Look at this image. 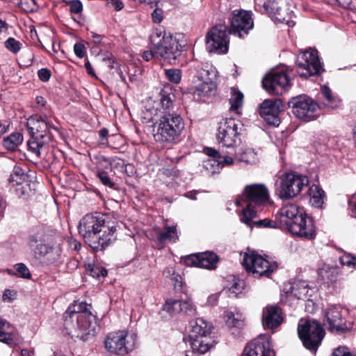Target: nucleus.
I'll list each match as a JSON object with an SVG mask.
<instances>
[{"mask_svg":"<svg viewBox=\"0 0 356 356\" xmlns=\"http://www.w3.org/2000/svg\"><path fill=\"white\" fill-rule=\"evenodd\" d=\"M102 213H89L79 224V232L94 250L108 247L116 240V227L106 221Z\"/></svg>","mask_w":356,"mask_h":356,"instance_id":"f257e3e1","label":"nucleus"},{"mask_svg":"<svg viewBox=\"0 0 356 356\" xmlns=\"http://www.w3.org/2000/svg\"><path fill=\"white\" fill-rule=\"evenodd\" d=\"M90 309L91 305L85 302H74L68 307L64 314V325L72 337L86 341L97 334V321Z\"/></svg>","mask_w":356,"mask_h":356,"instance_id":"f03ea898","label":"nucleus"},{"mask_svg":"<svg viewBox=\"0 0 356 356\" xmlns=\"http://www.w3.org/2000/svg\"><path fill=\"white\" fill-rule=\"evenodd\" d=\"M279 224L280 228L294 236L305 240H312L316 236L314 220L307 216L304 208L297 204H286L280 209Z\"/></svg>","mask_w":356,"mask_h":356,"instance_id":"7ed1b4c3","label":"nucleus"},{"mask_svg":"<svg viewBox=\"0 0 356 356\" xmlns=\"http://www.w3.org/2000/svg\"><path fill=\"white\" fill-rule=\"evenodd\" d=\"M270 203L268 188L264 184H252L244 187L241 194L235 200V204L242 208L239 212L240 220L250 225L251 220L256 216L252 204L265 206Z\"/></svg>","mask_w":356,"mask_h":356,"instance_id":"20e7f679","label":"nucleus"},{"mask_svg":"<svg viewBox=\"0 0 356 356\" xmlns=\"http://www.w3.org/2000/svg\"><path fill=\"white\" fill-rule=\"evenodd\" d=\"M153 136L158 142H173L179 138L184 128V122L180 115L166 113L154 122Z\"/></svg>","mask_w":356,"mask_h":356,"instance_id":"39448f33","label":"nucleus"},{"mask_svg":"<svg viewBox=\"0 0 356 356\" xmlns=\"http://www.w3.org/2000/svg\"><path fill=\"white\" fill-rule=\"evenodd\" d=\"M28 245L38 257H47L50 262L59 259L61 248L54 238L40 228L34 231L29 237Z\"/></svg>","mask_w":356,"mask_h":356,"instance_id":"423d86ee","label":"nucleus"},{"mask_svg":"<svg viewBox=\"0 0 356 356\" xmlns=\"http://www.w3.org/2000/svg\"><path fill=\"white\" fill-rule=\"evenodd\" d=\"M137 334L127 330L109 333L104 339V347L111 354L124 356L136 348Z\"/></svg>","mask_w":356,"mask_h":356,"instance_id":"0eeeda50","label":"nucleus"},{"mask_svg":"<svg viewBox=\"0 0 356 356\" xmlns=\"http://www.w3.org/2000/svg\"><path fill=\"white\" fill-rule=\"evenodd\" d=\"M298 334L304 346L312 353H316L324 338L325 331L316 320L301 319Z\"/></svg>","mask_w":356,"mask_h":356,"instance_id":"6e6552de","label":"nucleus"},{"mask_svg":"<svg viewBox=\"0 0 356 356\" xmlns=\"http://www.w3.org/2000/svg\"><path fill=\"white\" fill-rule=\"evenodd\" d=\"M308 184L307 176L295 172L285 173L280 177L277 194L281 199H291L297 196Z\"/></svg>","mask_w":356,"mask_h":356,"instance_id":"1a4fd4ad","label":"nucleus"},{"mask_svg":"<svg viewBox=\"0 0 356 356\" xmlns=\"http://www.w3.org/2000/svg\"><path fill=\"white\" fill-rule=\"evenodd\" d=\"M242 264L254 277H269L277 268L275 263L270 262L255 252L245 253Z\"/></svg>","mask_w":356,"mask_h":356,"instance_id":"9d476101","label":"nucleus"},{"mask_svg":"<svg viewBox=\"0 0 356 356\" xmlns=\"http://www.w3.org/2000/svg\"><path fill=\"white\" fill-rule=\"evenodd\" d=\"M296 65L297 72L302 77L319 74L323 70L318 52L313 49L300 52L297 58Z\"/></svg>","mask_w":356,"mask_h":356,"instance_id":"9b49d317","label":"nucleus"},{"mask_svg":"<svg viewBox=\"0 0 356 356\" xmlns=\"http://www.w3.org/2000/svg\"><path fill=\"white\" fill-rule=\"evenodd\" d=\"M229 31L225 24L213 26L207 33L206 48L209 52L225 54L228 51Z\"/></svg>","mask_w":356,"mask_h":356,"instance_id":"f8f14e48","label":"nucleus"},{"mask_svg":"<svg viewBox=\"0 0 356 356\" xmlns=\"http://www.w3.org/2000/svg\"><path fill=\"white\" fill-rule=\"evenodd\" d=\"M289 104H291L293 113L304 121L314 120L320 115V106L307 96L296 97Z\"/></svg>","mask_w":356,"mask_h":356,"instance_id":"ddd939ff","label":"nucleus"},{"mask_svg":"<svg viewBox=\"0 0 356 356\" xmlns=\"http://www.w3.org/2000/svg\"><path fill=\"white\" fill-rule=\"evenodd\" d=\"M346 313V310L339 305L328 306L324 311V326L332 333L348 330L349 326L345 319Z\"/></svg>","mask_w":356,"mask_h":356,"instance_id":"4468645a","label":"nucleus"},{"mask_svg":"<svg viewBox=\"0 0 356 356\" xmlns=\"http://www.w3.org/2000/svg\"><path fill=\"white\" fill-rule=\"evenodd\" d=\"M239 122L234 118H225L219 123L217 141L223 147L233 150L239 136Z\"/></svg>","mask_w":356,"mask_h":356,"instance_id":"2eb2a0df","label":"nucleus"},{"mask_svg":"<svg viewBox=\"0 0 356 356\" xmlns=\"http://www.w3.org/2000/svg\"><path fill=\"white\" fill-rule=\"evenodd\" d=\"M181 51L182 45L178 39L170 34H164L162 39L156 44V54L172 64H175Z\"/></svg>","mask_w":356,"mask_h":356,"instance_id":"dca6fc26","label":"nucleus"},{"mask_svg":"<svg viewBox=\"0 0 356 356\" xmlns=\"http://www.w3.org/2000/svg\"><path fill=\"white\" fill-rule=\"evenodd\" d=\"M254 26L252 13L244 10H234L230 18V30L229 33L243 38Z\"/></svg>","mask_w":356,"mask_h":356,"instance_id":"f3484780","label":"nucleus"},{"mask_svg":"<svg viewBox=\"0 0 356 356\" xmlns=\"http://www.w3.org/2000/svg\"><path fill=\"white\" fill-rule=\"evenodd\" d=\"M262 83L268 93L281 95L289 88L290 80L284 70H273L264 78Z\"/></svg>","mask_w":356,"mask_h":356,"instance_id":"a211bd4d","label":"nucleus"},{"mask_svg":"<svg viewBox=\"0 0 356 356\" xmlns=\"http://www.w3.org/2000/svg\"><path fill=\"white\" fill-rule=\"evenodd\" d=\"M283 111V104L280 99H265L259 107V114L268 124L278 126L280 120L279 115Z\"/></svg>","mask_w":356,"mask_h":356,"instance_id":"6ab92c4d","label":"nucleus"},{"mask_svg":"<svg viewBox=\"0 0 356 356\" xmlns=\"http://www.w3.org/2000/svg\"><path fill=\"white\" fill-rule=\"evenodd\" d=\"M242 356H275L269 337L261 334L253 339L245 346Z\"/></svg>","mask_w":356,"mask_h":356,"instance_id":"aec40b11","label":"nucleus"},{"mask_svg":"<svg viewBox=\"0 0 356 356\" xmlns=\"http://www.w3.org/2000/svg\"><path fill=\"white\" fill-rule=\"evenodd\" d=\"M27 127L31 135L40 137V138L51 139V131H58V129L47 118L41 116H32L28 120Z\"/></svg>","mask_w":356,"mask_h":356,"instance_id":"412c9836","label":"nucleus"},{"mask_svg":"<svg viewBox=\"0 0 356 356\" xmlns=\"http://www.w3.org/2000/svg\"><path fill=\"white\" fill-rule=\"evenodd\" d=\"M163 310L170 316H175L184 312L188 316L196 314V307L191 299L179 300L173 298L168 299L163 306Z\"/></svg>","mask_w":356,"mask_h":356,"instance_id":"4be33fe9","label":"nucleus"},{"mask_svg":"<svg viewBox=\"0 0 356 356\" xmlns=\"http://www.w3.org/2000/svg\"><path fill=\"white\" fill-rule=\"evenodd\" d=\"M218 257L213 252H202L189 255L184 259L185 264L188 266H195L206 269L216 268Z\"/></svg>","mask_w":356,"mask_h":356,"instance_id":"5701e85b","label":"nucleus"},{"mask_svg":"<svg viewBox=\"0 0 356 356\" xmlns=\"http://www.w3.org/2000/svg\"><path fill=\"white\" fill-rule=\"evenodd\" d=\"M283 322L282 310L275 305H268L263 310L262 323L265 329L274 330Z\"/></svg>","mask_w":356,"mask_h":356,"instance_id":"b1692460","label":"nucleus"},{"mask_svg":"<svg viewBox=\"0 0 356 356\" xmlns=\"http://www.w3.org/2000/svg\"><path fill=\"white\" fill-rule=\"evenodd\" d=\"M175 99V95L171 88L165 87L161 90L158 100L153 101L155 107H159L158 112L160 116L166 113H174L172 111L174 108Z\"/></svg>","mask_w":356,"mask_h":356,"instance_id":"393cba45","label":"nucleus"},{"mask_svg":"<svg viewBox=\"0 0 356 356\" xmlns=\"http://www.w3.org/2000/svg\"><path fill=\"white\" fill-rule=\"evenodd\" d=\"M264 6L266 10H275L274 17L276 21L284 23L289 27H293L295 25V22L293 20V13L289 11L286 5H284L283 7H278L277 3L273 2L268 4L264 3Z\"/></svg>","mask_w":356,"mask_h":356,"instance_id":"a878e982","label":"nucleus"},{"mask_svg":"<svg viewBox=\"0 0 356 356\" xmlns=\"http://www.w3.org/2000/svg\"><path fill=\"white\" fill-rule=\"evenodd\" d=\"M204 152L209 156L208 159L203 162V168L207 174L213 175L218 173L220 170L222 169V164L220 161L221 154L211 147L204 148Z\"/></svg>","mask_w":356,"mask_h":356,"instance_id":"bb28decb","label":"nucleus"},{"mask_svg":"<svg viewBox=\"0 0 356 356\" xmlns=\"http://www.w3.org/2000/svg\"><path fill=\"white\" fill-rule=\"evenodd\" d=\"M203 74H207V72H203L200 76H197L193 82L191 90L195 95L199 97L208 95L214 88V83L209 78H203Z\"/></svg>","mask_w":356,"mask_h":356,"instance_id":"cd10ccee","label":"nucleus"},{"mask_svg":"<svg viewBox=\"0 0 356 356\" xmlns=\"http://www.w3.org/2000/svg\"><path fill=\"white\" fill-rule=\"evenodd\" d=\"M211 326L203 318H199L190 322L189 339L209 337L211 333Z\"/></svg>","mask_w":356,"mask_h":356,"instance_id":"c85d7f7f","label":"nucleus"},{"mask_svg":"<svg viewBox=\"0 0 356 356\" xmlns=\"http://www.w3.org/2000/svg\"><path fill=\"white\" fill-rule=\"evenodd\" d=\"M50 141L49 138H40V137L38 138V136L31 135V138L27 141L28 151L36 158H40L41 150Z\"/></svg>","mask_w":356,"mask_h":356,"instance_id":"c756f323","label":"nucleus"},{"mask_svg":"<svg viewBox=\"0 0 356 356\" xmlns=\"http://www.w3.org/2000/svg\"><path fill=\"white\" fill-rule=\"evenodd\" d=\"M157 239L160 243L167 242L175 243L178 239V234L176 225L170 226L168 224L164 225L163 229L156 232Z\"/></svg>","mask_w":356,"mask_h":356,"instance_id":"7c9ffc66","label":"nucleus"},{"mask_svg":"<svg viewBox=\"0 0 356 356\" xmlns=\"http://www.w3.org/2000/svg\"><path fill=\"white\" fill-rule=\"evenodd\" d=\"M310 204L316 208H322L325 195L324 191L318 185L313 184L308 190Z\"/></svg>","mask_w":356,"mask_h":356,"instance_id":"2f4dec72","label":"nucleus"},{"mask_svg":"<svg viewBox=\"0 0 356 356\" xmlns=\"http://www.w3.org/2000/svg\"><path fill=\"white\" fill-rule=\"evenodd\" d=\"M15 339V328L6 321L0 318V341L11 345Z\"/></svg>","mask_w":356,"mask_h":356,"instance_id":"473e14b6","label":"nucleus"},{"mask_svg":"<svg viewBox=\"0 0 356 356\" xmlns=\"http://www.w3.org/2000/svg\"><path fill=\"white\" fill-rule=\"evenodd\" d=\"M159 107H155L152 100H149L145 109L142 111L141 118L143 123L150 122H156L160 118V114L158 112Z\"/></svg>","mask_w":356,"mask_h":356,"instance_id":"72a5a7b5","label":"nucleus"},{"mask_svg":"<svg viewBox=\"0 0 356 356\" xmlns=\"http://www.w3.org/2000/svg\"><path fill=\"white\" fill-rule=\"evenodd\" d=\"M321 96L325 107L334 109L339 106L340 100L332 95L331 90L327 86L321 87Z\"/></svg>","mask_w":356,"mask_h":356,"instance_id":"f704fd0d","label":"nucleus"},{"mask_svg":"<svg viewBox=\"0 0 356 356\" xmlns=\"http://www.w3.org/2000/svg\"><path fill=\"white\" fill-rule=\"evenodd\" d=\"M24 138L22 134L15 132L3 138L2 145L7 150L15 151L23 142Z\"/></svg>","mask_w":356,"mask_h":356,"instance_id":"c9c22d12","label":"nucleus"},{"mask_svg":"<svg viewBox=\"0 0 356 356\" xmlns=\"http://www.w3.org/2000/svg\"><path fill=\"white\" fill-rule=\"evenodd\" d=\"M211 339L208 337H197L190 339V343L193 351L200 354L207 353L210 348Z\"/></svg>","mask_w":356,"mask_h":356,"instance_id":"e433bc0d","label":"nucleus"},{"mask_svg":"<svg viewBox=\"0 0 356 356\" xmlns=\"http://www.w3.org/2000/svg\"><path fill=\"white\" fill-rule=\"evenodd\" d=\"M309 289L307 284L305 282H300L296 286L290 287V291H287L289 296H293L298 299L307 298L309 295Z\"/></svg>","mask_w":356,"mask_h":356,"instance_id":"4c0bfd02","label":"nucleus"},{"mask_svg":"<svg viewBox=\"0 0 356 356\" xmlns=\"http://www.w3.org/2000/svg\"><path fill=\"white\" fill-rule=\"evenodd\" d=\"M243 102V95L235 88H231V97L229 99L230 110L239 113V108L241 107Z\"/></svg>","mask_w":356,"mask_h":356,"instance_id":"58836bf2","label":"nucleus"},{"mask_svg":"<svg viewBox=\"0 0 356 356\" xmlns=\"http://www.w3.org/2000/svg\"><path fill=\"white\" fill-rule=\"evenodd\" d=\"M225 321L226 325L231 327H241L243 325L242 316L239 313L234 314L231 311L225 312Z\"/></svg>","mask_w":356,"mask_h":356,"instance_id":"ea45409f","label":"nucleus"},{"mask_svg":"<svg viewBox=\"0 0 356 356\" xmlns=\"http://www.w3.org/2000/svg\"><path fill=\"white\" fill-rule=\"evenodd\" d=\"M239 160L247 163H254L257 161V153L252 148H245L239 155Z\"/></svg>","mask_w":356,"mask_h":356,"instance_id":"a19ab883","label":"nucleus"},{"mask_svg":"<svg viewBox=\"0 0 356 356\" xmlns=\"http://www.w3.org/2000/svg\"><path fill=\"white\" fill-rule=\"evenodd\" d=\"M277 221L274 222L268 218H264L262 220H259L257 221H252L253 218L251 220L250 224L248 225L249 227H252L253 226H256L258 227H270L274 228L277 227H280L279 224V213L276 217Z\"/></svg>","mask_w":356,"mask_h":356,"instance_id":"79ce46f5","label":"nucleus"},{"mask_svg":"<svg viewBox=\"0 0 356 356\" xmlns=\"http://www.w3.org/2000/svg\"><path fill=\"white\" fill-rule=\"evenodd\" d=\"M24 171L19 167L15 166L9 178V181L14 184H21L26 179Z\"/></svg>","mask_w":356,"mask_h":356,"instance_id":"37998d69","label":"nucleus"},{"mask_svg":"<svg viewBox=\"0 0 356 356\" xmlns=\"http://www.w3.org/2000/svg\"><path fill=\"white\" fill-rule=\"evenodd\" d=\"M17 6L26 13L34 12L38 9L35 0H17Z\"/></svg>","mask_w":356,"mask_h":356,"instance_id":"c03bdc74","label":"nucleus"},{"mask_svg":"<svg viewBox=\"0 0 356 356\" xmlns=\"http://www.w3.org/2000/svg\"><path fill=\"white\" fill-rule=\"evenodd\" d=\"M165 74L168 79L172 83H178L181 81V72L178 69L166 70Z\"/></svg>","mask_w":356,"mask_h":356,"instance_id":"a18cd8bd","label":"nucleus"},{"mask_svg":"<svg viewBox=\"0 0 356 356\" xmlns=\"http://www.w3.org/2000/svg\"><path fill=\"white\" fill-rule=\"evenodd\" d=\"M334 271V268L328 266L324 265L322 268L319 269L318 275L321 277L323 280H332Z\"/></svg>","mask_w":356,"mask_h":356,"instance_id":"49530a36","label":"nucleus"},{"mask_svg":"<svg viewBox=\"0 0 356 356\" xmlns=\"http://www.w3.org/2000/svg\"><path fill=\"white\" fill-rule=\"evenodd\" d=\"M19 277L24 279H29L31 277V273L27 266L23 263H19L14 266Z\"/></svg>","mask_w":356,"mask_h":356,"instance_id":"de8ad7c7","label":"nucleus"},{"mask_svg":"<svg viewBox=\"0 0 356 356\" xmlns=\"http://www.w3.org/2000/svg\"><path fill=\"white\" fill-rule=\"evenodd\" d=\"M90 275L94 277H105L107 275V270L105 268L97 265H93L89 266Z\"/></svg>","mask_w":356,"mask_h":356,"instance_id":"09e8293b","label":"nucleus"},{"mask_svg":"<svg viewBox=\"0 0 356 356\" xmlns=\"http://www.w3.org/2000/svg\"><path fill=\"white\" fill-rule=\"evenodd\" d=\"M340 262L343 266L356 268V257L350 254H346L341 257Z\"/></svg>","mask_w":356,"mask_h":356,"instance_id":"8fccbe9b","label":"nucleus"},{"mask_svg":"<svg viewBox=\"0 0 356 356\" xmlns=\"http://www.w3.org/2000/svg\"><path fill=\"white\" fill-rule=\"evenodd\" d=\"M6 47L13 53H17L21 48V44L19 41L16 40L13 38H9L5 42Z\"/></svg>","mask_w":356,"mask_h":356,"instance_id":"3c124183","label":"nucleus"},{"mask_svg":"<svg viewBox=\"0 0 356 356\" xmlns=\"http://www.w3.org/2000/svg\"><path fill=\"white\" fill-rule=\"evenodd\" d=\"M332 356H356L346 346H339L332 352Z\"/></svg>","mask_w":356,"mask_h":356,"instance_id":"603ef678","label":"nucleus"},{"mask_svg":"<svg viewBox=\"0 0 356 356\" xmlns=\"http://www.w3.org/2000/svg\"><path fill=\"white\" fill-rule=\"evenodd\" d=\"M235 154L234 149H231V152H228V154L221 155L220 161L222 164V168L225 165H231L234 163L233 155Z\"/></svg>","mask_w":356,"mask_h":356,"instance_id":"864d4df0","label":"nucleus"},{"mask_svg":"<svg viewBox=\"0 0 356 356\" xmlns=\"http://www.w3.org/2000/svg\"><path fill=\"white\" fill-rule=\"evenodd\" d=\"M243 287V282L240 280H234V284L229 288L232 293H239Z\"/></svg>","mask_w":356,"mask_h":356,"instance_id":"5fc2aeb1","label":"nucleus"},{"mask_svg":"<svg viewBox=\"0 0 356 356\" xmlns=\"http://www.w3.org/2000/svg\"><path fill=\"white\" fill-rule=\"evenodd\" d=\"M98 178L100 179L101 182L110 188H112L113 186V183L111 181V178L108 177V175L104 172H100L97 174Z\"/></svg>","mask_w":356,"mask_h":356,"instance_id":"6e6d98bb","label":"nucleus"},{"mask_svg":"<svg viewBox=\"0 0 356 356\" xmlns=\"http://www.w3.org/2000/svg\"><path fill=\"white\" fill-rule=\"evenodd\" d=\"M152 20L155 23H160L163 18V12L162 9L156 7L152 13Z\"/></svg>","mask_w":356,"mask_h":356,"instance_id":"4d7b16f0","label":"nucleus"},{"mask_svg":"<svg viewBox=\"0 0 356 356\" xmlns=\"http://www.w3.org/2000/svg\"><path fill=\"white\" fill-rule=\"evenodd\" d=\"M70 11L73 13L78 14L83 9L82 3L79 0H73L70 3Z\"/></svg>","mask_w":356,"mask_h":356,"instance_id":"13d9d810","label":"nucleus"},{"mask_svg":"<svg viewBox=\"0 0 356 356\" xmlns=\"http://www.w3.org/2000/svg\"><path fill=\"white\" fill-rule=\"evenodd\" d=\"M170 279L173 282L175 289H181L182 288V278L178 273L176 272Z\"/></svg>","mask_w":356,"mask_h":356,"instance_id":"bf43d9fd","label":"nucleus"},{"mask_svg":"<svg viewBox=\"0 0 356 356\" xmlns=\"http://www.w3.org/2000/svg\"><path fill=\"white\" fill-rule=\"evenodd\" d=\"M38 75L41 81L45 82L50 79L51 72L47 68H42L40 70H38Z\"/></svg>","mask_w":356,"mask_h":356,"instance_id":"052dcab7","label":"nucleus"},{"mask_svg":"<svg viewBox=\"0 0 356 356\" xmlns=\"http://www.w3.org/2000/svg\"><path fill=\"white\" fill-rule=\"evenodd\" d=\"M74 51L77 57L81 58L86 53L85 47L81 43H76L74 46Z\"/></svg>","mask_w":356,"mask_h":356,"instance_id":"680f3d73","label":"nucleus"},{"mask_svg":"<svg viewBox=\"0 0 356 356\" xmlns=\"http://www.w3.org/2000/svg\"><path fill=\"white\" fill-rule=\"evenodd\" d=\"M142 57L145 61H149L153 58H159V55L156 54V45L154 46V51H145L143 53Z\"/></svg>","mask_w":356,"mask_h":356,"instance_id":"e2e57ef3","label":"nucleus"},{"mask_svg":"<svg viewBox=\"0 0 356 356\" xmlns=\"http://www.w3.org/2000/svg\"><path fill=\"white\" fill-rule=\"evenodd\" d=\"M107 3L113 7L116 10H120L123 8L124 4L120 0H107Z\"/></svg>","mask_w":356,"mask_h":356,"instance_id":"0e129e2a","label":"nucleus"},{"mask_svg":"<svg viewBox=\"0 0 356 356\" xmlns=\"http://www.w3.org/2000/svg\"><path fill=\"white\" fill-rule=\"evenodd\" d=\"M97 159H98V167L99 168H100V165H102V164L105 168H107L108 165H110L111 164L109 159H108L107 158H106L104 156H99V157H97Z\"/></svg>","mask_w":356,"mask_h":356,"instance_id":"69168bd1","label":"nucleus"},{"mask_svg":"<svg viewBox=\"0 0 356 356\" xmlns=\"http://www.w3.org/2000/svg\"><path fill=\"white\" fill-rule=\"evenodd\" d=\"M219 295L220 293H214L209 296L207 299V303L212 306L215 305L218 300Z\"/></svg>","mask_w":356,"mask_h":356,"instance_id":"338daca9","label":"nucleus"},{"mask_svg":"<svg viewBox=\"0 0 356 356\" xmlns=\"http://www.w3.org/2000/svg\"><path fill=\"white\" fill-rule=\"evenodd\" d=\"M176 273L172 267H167L164 269L163 275L168 278H170Z\"/></svg>","mask_w":356,"mask_h":356,"instance_id":"774afa93","label":"nucleus"}]
</instances>
